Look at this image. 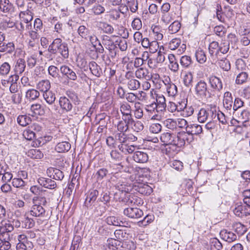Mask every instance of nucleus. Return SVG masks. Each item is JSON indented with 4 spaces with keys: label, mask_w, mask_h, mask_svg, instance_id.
<instances>
[{
    "label": "nucleus",
    "mask_w": 250,
    "mask_h": 250,
    "mask_svg": "<svg viewBox=\"0 0 250 250\" xmlns=\"http://www.w3.org/2000/svg\"><path fill=\"white\" fill-rule=\"evenodd\" d=\"M48 51L53 54L59 53L64 59H67L69 57L68 44L60 38H56L53 41L49 46Z\"/></svg>",
    "instance_id": "1"
},
{
    "label": "nucleus",
    "mask_w": 250,
    "mask_h": 250,
    "mask_svg": "<svg viewBox=\"0 0 250 250\" xmlns=\"http://www.w3.org/2000/svg\"><path fill=\"white\" fill-rule=\"evenodd\" d=\"M39 200L42 203L43 205L46 204V199L43 197H35L33 198V202L34 204L29 211L31 215L36 217H44L45 215V209L40 205L35 203V202Z\"/></svg>",
    "instance_id": "2"
},
{
    "label": "nucleus",
    "mask_w": 250,
    "mask_h": 250,
    "mask_svg": "<svg viewBox=\"0 0 250 250\" xmlns=\"http://www.w3.org/2000/svg\"><path fill=\"white\" fill-rule=\"evenodd\" d=\"M208 50L211 56L217 57L220 55V53H227L229 50V44L225 42H222L219 44L218 42L213 41L210 43Z\"/></svg>",
    "instance_id": "3"
},
{
    "label": "nucleus",
    "mask_w": 250,
    "mask_h": 250,
    "mask_svg": "<svg viewBox=\"0 0 250 250\" xmlns=\"http://www.w3.org/2000/svg\"><path fill=\"white\" fill-rule=\"evenodd\" d=\"M167 104L166 103V99L164 96H157L156 102L154 101L146 105L145 109L147 111H154L156 110L157 112L163 111L166 109Z\"/></svg>",
    "instance_id": "4"
},
{
    "label": "nucleus",
    "mask_w": 250,
    "mask_h": 250,
    "mask_svg": "<svg viewBox=\"0 0 250 250\" xmlns=\"http://www.w3.org/2000/svg\"><path fill=\"white\" fill-rule=\"evenodd\" d=\"M216 115V110L202 108L198 113L197 119L200 123H205L208 120H215Z\"/></svg>",
    "instance_id": "5"
},
{
    "label": "nucleus",
    "mask_w": 250,
    "mask_h": 250,
    "mask_svg": "<svg viewBox=\"0 0 250 250\" xmlns=\"http://www.w3.org/2000/svg\"><path fill=\"white\" fill-rule=\"evenodd\" d=\"M99 195V192L96 189H92L87 193L84 202V206L87 209H93L96 205V200Z\"/></svg>",
    "instance_id": "6"
},
{
    "label": "nucleus",
    "mask_w": 250,
    "mask_h": 250,
    "mask_svg": "<svg viewBox=\"0 0 250 250\" xmlns=\"http://www.w3.org/2000/svg\"><path fill=\"white\" fill-rule=\"evenodd\" d=\"M195 93L201 98H206L209 91L207 83L203 80L199 81L195 86Z\"/></svg>",
    "instance_id": "7"
},
{
    "label": "nucleus",
    "mask_w": 250,
    "mask_h": 250,
    "mask_svg": "<svg viewBox=\"0 0 250 250\" xmlns=\"http://www.w3.org/2000/svg\"><path fill=\"white\" fill-rule=\"evenodd\" d=\"M124 214L129 218L138 219L143 215V211L137 208H127L124 209Z\"/></svg>",
    "instance_id": "8"
},
{
    "label": "nucleus",
    "mask_w": 250,
    "mask_h": 250,
    "mask_svg": "<svg viewBox=\"0 0 250 250\" xmlns=\"http://www.w3.org/2000/svg\"><path fill=\"white\" fill-rule=\"evenodd\" d=\"M168 48L171 50L178 49L179 53H182L186 49V45L184 43L181 44V41L179 38L171 40L168 43Z\"/></svg>",
    "instance_id": "9"
},
{
    "label": "nucleus",
    "mask_w": 250,
    "mask_h": 250,
    "mask_svg": "<svg viewBox=\"0 0 250 250\" xmlns=\"http://www.w3.org/2000/svg\"><path fill=\"white\" fill-rule=\"evenodd\" d=\"M135 75L139 79H144L149 81L151 78L149 71L146 67H139L135 72Z\"/></svg>",
    "instance_id": "10"
},
{
    "label": "nucleus",
    "mask_w": 250,
    "mask_h": 250,
    "mask_svg": "<svg viewBox=\"0 0 250 250\" xmlns=\"http://www.w3.org/2000/svg\"><path fill=\"white\" fill-rule=\"evenodd\" d=\"M46 172L49 177L56 180L61 181L64 178L63 172L56 168L50 167L47 169Z\"/></svg>",
    "instance_id": "11"
},
{
    "label": "nucleus",
    "mask_w": 250,
    "mask_h": 250,
    "mask_svg": "<svg viewBox=\"0 0 250 250\" xmlns=\"http://www.w3.org/2000/svg\"><path fill=\"white\" fill-rule=\"evenodd\" d=\"M61 72L62 75L65 76L69 79L72 81H76L77 76L73 70L67 65H62L60 68Z\"/></svg>",
    "instance_id": "12"
},
{
    "label": "nucleus",
    "mask_w": 250,
    "mask_h": 250,
    "mask_svg": "<svg viewBox=\"0 0 250 250\" xmlns=\"http://www.w3.org/2000/svg\"><path fill=\"white\" fill-rule=\"evenodd\" d=\"M0 10L4 13L11 14L14 11V7L9 0H0Z\"/></svg>",
    "instance_id": "13"
},
{
    "label": "nucleus",
    "mask_w": 250,
    "mask_h": 250,
    "mask_svg": "<svg viewBox=\"0 0 250 250\" xmlns=\"http://www.w3.org/2000/svg\"><path fill=\"white\" fill-rule=\"evenodd\" d=\"M209 83L211 88L214 91H220L223 88L221 80L216 76H211L209 78Z\"/></svg>",
    "instance_id": "14"
},
{
    "label": "nucleus",
    "mask_w": 250,
    "mask_h": 250,
    "mask_svg": "<svg viewBox=\"0 0 250 250\" xmlns=\"http://www.w3.org/2000/svg\"><path fill=\"white\" fill-rule=\"evenodd\" d=\"M235 215L243 217L250 214V210L248 209L245 205L242 204L237 205L233 209Z\"/></svg>",
    "instance_id": "15"
},
{
    "label": "nucleus",
    "mask_w": 250,
    "mask_h": 250,
    "mask_svg": "<svg viewBox=\"0 0 250 250\" xmlns=\"http://www.w3.org/2000/svg\"><path fill=\"white\" fill-rule=\"evenodd\" d=\"M59 103L60 107L64 111H70L73 107V105L70 100L65 96L61 97Z\"/></svg>",
    "instance_id": "16"
},
{
    "label": "nucleus",
    "mask_w": 250,
    "mask_h": 250,
    "mask_svg": "<svg viewBox=\"0 0 250 250\" xmlns=\"http://www.w3.org/2000/svg\"><path fill=\"white\" fill-rule=\"evenodd\" d=\"M133 160L137 163H145L147 162L148 156L147 154L143 151H136L133 156Z\"/></svg>",
    "instance_id": "17"
},
{
    "label": "nucleus",
    "mask_w": 250,
    "mask_h": 250,
    "mask_svg": "<svg viewBox=\"0 0 250 250\" xmlns=\"http://www.w3.org/2000/svg\"><path fill=\"white\" fill-rule=\"evenodd\" d=\"M38 183L45 188L54 189L56 188V183L51 179L40 177L38 179Z\"/></svg>",
    "instance_id": "18"
},
{
    "label": "nucleus",
    "mask_w": 250,
    "mask_h": 250,
    "mask_svg": "<svg viewBox=\"0 0 250 250\" xmlns=\"http://www.w3.org/2000/svg\"><path fill=\"white\" fill-rule=\"evenodd\" d=\"M15 49V44L13 42H4L0 44V52L11 54Z\"/></svg>",
    "instance_id": "19"
},
{
    "label": "nucleus",
    "mask_w": 250,
    "mask_h": 250,
    "mask_svg": "<svg viewBox=\"0 0 250 250\" xmlns=\"http://www.w3.org/2000/svg\"><path fill=\"white\" fill-rule=\"evenodd\" d=\"M220 234L222 239L229 243L235 241L237 238L235 234L226 229L221 230Z\"/></svg>",
    "instance_id": "20"
},
{
    "label": "nucleus",
    "mask_w": 250,
    "mask_h": 250,
    "mask_svg": "<svg viewBox=\"0 0 250 250\" xmlns=\"http://www.w3.org/2000/svg\"><path fill=\"white\" fill-rule=\"evenodd\" d=\"M186 131L191 135H197L202 133L203 128L202 126L196 124H190L187 126Z\"/></svg>",
    "instance_id": "21"
},
{
    "label": "nucleus",
    "mask_w": 250,
    "mask_h": 250,
    "mask_svg": "<svg viewBox=\"0 0 250 250\" xmlns=\"http://www.w3.org/2000/svg\"><path fill=\"white\" fill-rule=\"evenodd\" d=\"M175 134L170 132H165L161 134L160 140L164 145H173Z\"/></svg>",
    "instance_id": "22"
},
{
    "label": "nucleus",
    "mask_w": 250,
    "mask_h": 250,
    "mask_svg": "<svg viewBox=\"0 0 250 250\" xmlns=\"http://www.w3.org/2000/svg\"><path fill=\"white\" fill-rule=\"evenodd\" d=\"M233 104V99L232 94L229 92H226L224 95L223 105L224 107L230 110Z\"/></svg>",
    "instance_id": "23"
},
{
    "label": "nucleus",
    "mask_w": 250,
    "mask_h": 250,
    "mask_svg": "<svg viewBox=\"0 0 250 250\" xmlns=\"http://www.w3.org/2000/svg\"><path fill=\"white\" fill-rule=\"evenodd\" d=\"M89 67L92 74L97 77H100L103 74L102 70L96 62L92 61L89 63Z\"/></svg>",
    "instance_id": "24"
},
{
    "label": "nucleus",
    "mask_w": 250,
    "mask_h": 250,
    "mask_svg": "<svg viewBox=\"0 0 250 250\" xmlns=\"http://www.w3.org/2000/svg\"><path fill=\"white\" fill-rule=\"evenodd\" d=\"M123 201L126 204L129 205H135V204H140L142 202L140 198H138L133 195L127 193L125 198L123 200Z\"/></svg>",
    "instance_id": "25"
},
{
    "label": "nucleus",
    "mask_w": 250,
    "mask_h": 250,
    "mask_svg": "<svg viewBox=\"0 0 250 250\" xmlns=\"http://www.w3.org/2000/svg\"><path fill=\"white\" fill-rule=\"evenodd\" d=\"M30 110L32 112V116L43 115L45 113L44 107L39 104H33L31 105Z\"/></svg>",
    "instance_id": "26"
},
{
    "label": "nucleus",
    "mask_w": 250,
    "mask_h": 250,
    "mask_svg": "<svg viewBox=\"0 0 250 250\" xmlns=\"http://www.w3.org/2000/svg\"><path fill=\"white\" fill-rule=\"evenodd\" d=\"M50 87V83L47 80H42L37 84V88L43 93L49 91Z\"/></svg>",
    "instance_id": "27"
},
{
    "label": "nucleus",
    "mask_w": 250,
    "mask_h": 250,
    "mask_svg": "<svg viewBox=\"0 0 250 250\" xmlns=\"http://www.w3.org/2000/svg\"><path fill=\"white\" fill-rule=\"evenodd\" d=\"M121 245V247H124L126 245V242H122L120 240L116 239H111L108 240V245L110 250H117L118 249V247Z\"/></svg>",
    "instance_id": "28"
},
{
    "label": "nucleus",
    "mask_w": 250,
    "mask_h": 250,
    "mask_svg": "<svg viewBox=\"0 0 250 250\" xmlns=\"http://www.w3.org/2000/svg\"><path fill=\"white\" fill-rule=\"evenodd\" d=\"M140 193L143 195H149L153 191L152 188L146 184H140L136 189Z\"/></svg>",
    "instance_id": "29"
},
{
    "label": "nucleus",
    "mask_w": 250,
    "mask_h": 250,
    "mask_svg": "<svg viewBox=\"0 0 250 250\" xmlns=\"http://www.w3.org/2000/svg\"><path fill=\"white\" fill-rule=\"evenodd\" d=\"M40 95V92L37 90L29 89L25 93V98L29 101H33L38 98Z\"/></svg>",
    "instance_id": "30"
},
{
    "label": "nucleus",
    "mask_w": 250,
    "mask_h": 250,
    "mask_svg": "<svg viewBox=\"0 0 250 250\" xmlns=\"http://www.w3.org/2000/svg\"><path fill=\"white\" fill-rule=\"evenodd\" d=\"M71 148V145L68 142H62L59 143L55 147V150L59 152L62 153L68 151Z\"/></svg>",
    "instance_id": "31"
},
{
    "label": "nucleus",
    "mask_w": 250,
    "mask_h": 250,
    "mask_svg": "<svg viewBox=\"0 0 250 250\" xmlns=\"http://www.w3.org/2000/svg\"><path fill=\"white\" fill-rule=\"evenodd\" d=\"M25 61L23 59H19L16 62L15 70V72L19 74H21L25 70Z\"/></svg>",
    "instance_id": "32"
},
{
    "label": "nucleus",
    "mask_w": 250,
    "mask_h": 250,
    "mask_svg": "<svg viewBox=\"0 0 250 250\" xmlns=\"http://www.w3.org/2000/svg\"><path fill=\"white\" fill-rule=\"evenodd\" d=\"M77 32L78 35L84 39L87 38L89 35L91 33L90 30L88 29L87 26L83 25H80L78 29Z\"/></svg>",
    "instance_id": "33"
},
{
    "label": "nucleus",
    "mask_w": 250,
    "mask_h": 250,
    "mask_svg": "<svg viewBox=\"0 0 250 250\" xmlns=\"http://www.w3.org/2000/svg\"><path fill=\"white\" fill-rule=\"evenodd\" d=\"M35 224V221L32 218L27 216H24V218L21 220V227L24 229H29L34 227Z\"/></svg>",
    "instance_id": "34"
},
{
    "label": "nucleus",
    "mask_w": 250,
    "mask_h": 250,
    "mask_svg": "<svg viewBox=\"0 0 250 250\" xmlns=\"http://www.w3.org/2000/svg\"><path fill=\"white\" fill-rule=\"evenodd\" d=\"M43 96L46 103L49 104L54 103L56 100L55 94L50 90L43 93Z\"/></svg>",
    "instance_id": "35"
},
{
    "label": "nucleus",
    "mask_w": 250,
    "mask_h": 250,
    "mask_svg": "<svg viewBox=\"0 0 250 250\" xmlns=\"http://www.w3.org/2000/svg\"><path fill=\"white\" fill-rule=\"evenodd\" d=\"M27 155L32 159H41L43 157V154L39 149H32L28 151Z\"/></svg>",
    "instance_id": "36"
},
{
    "label": "nucleus",
    "mask_w": 250,
    "mask_h": 250,
    "mask_svg": "<svg viewBox=\"0 0 250 250\" xmlns=\"http://www.w3.org/2000/svg\"><path fill=\"white\" fill-rule=\"evenodd\" d=\"M102 43L105 48L107 50L116 46V43L114 42V41L111 40V38L107 36H104L103 37Z\"/></svg>",
    "instance_id": "37"
},
{
    "label": "nucleus",
    "mask_w": 250,
    "mask_h": 250,
    "mask_svg": "<svg viewBox=\"0 0 250 250\" xmlns=\"http://www.w3.org/2000/svg\"><path fill=\"white\" fill-rule=\"evenodd\" d=\"M17 122L20 125L24 126L31 122V119L29 116L26 115H21L18 117Z\"/></svg>",
    "instance_id": "38"
},
{
    "label": "nucleus",
    "mask_w": 250,
    "mask_h": 250,
    "mask_svg": "<svg viewBox=\"0 0 250 250\" xmlns=\"http://www.w3.org/2000/svg\"><path fill=\"white\" fill-rule=\"evenodd\" d=\"M235 116H237L238 119L242 122H245L248 121L250 115V112L247 110H243L241 112L237 111L234 113Z\"/></svg>",
    "instance_id": "39"
},
{
    "label": "nucleus",
    "mask_w": 250,
    "mask_h": 250,
    "mask_svg": "<svg viewBox=\"0 0 250 250\" xmlns=\"http://www.w3.org/2000/svg\"><path fill=\"white\" fill-rule=\"evenodd\" d=\"M120 111L122 116H132L131 114V108L129 104L127 103L123 104L120 106Z\"/></svg>",
    "instance_id": "40"
},
{
    "label": "nucleus",
    "mask_w": 250,
    "mask_h": 250,
    "mask_svg": "<svg viewBox=\"0 0 250 250\" xmlns=\"http://www.w3.org/2000/svg\"><path fill=\"white\" fill-rule=\"evenodd\" d=\"M106 223L109 225L115 226H121L124 224V222L119 218L115 216L108 217L106 219Z\"/></svg>",
    "instance_id": "41"
},
{
    "label": "nucleus",
    "mask_w": 250,
    "mask_h": 250,
    "mask_svg": "<svg viewBox=\"0 0 250 250\" xmlns=\"http://www.w3.org/2000/svg\"><path fill=\"white\" fill-rule=\"evenodd\" d=\"M180 62L183 67L188 68L189 67L192 63V61L190 57L185 55L181 57Z\"/></svg>",
    "instance_id": "42"
},
{
    "label": "nucleus",
    "mask_w": 250,
    "mask_h": 250,
    "mask_svg": "<svg viewBox=\"0 0 250 250\" xmlns=\"http://www.w3.org/2000/svg\"><path fill=\"white\" fill-rule=\"evenodd\" d=\"M119 148L123 153H131L135 150L136 147L134 146H128L126 144H121L119 146Z\"/></svg>",
    "instance_id": "43"
},
{
    "label": "nucleus",
    "mask_w": 250,
    "mask_h": 250,
    "mask_svg": "<svg viewBox=\"0 0 250 250\" xmlns=\"http://www.w3.org/2000/svg\"><path fill=\"white\" fill-rule=\"evenodd\" d=\"M248 79V74L245 72H242L237 75L235 83L237 84H242L245 83Z\"/></svg>",
    "instance_id": "44"
},
{
    "label": "nucleus",
    "mask_w": 250,
    "mask_h": 250,
    "mask_svg": "<svg viewBox=\"0 0 250 250\" xmlns=\"http://www.w3.org/2000/svg\"><path fill=\"white\" fill-rule=\"evenodd\" d=\"M126 5L130 11L135 13L138 9V2L137 0H125Z\"/></svg>",
    "instance_id": "45"
},
{
    "label": "nucleus",
    "mask_w": 250,
    "mask_h": 250,
    "mask_svg": "<svg viewBox=\"0 0 250 250\" xmlns=\"http://www.w3.org/2000/svg\"><path fill=\"white\" fill-rule=\"evenodd\" d=\"M195 57L197 61L201 64L204 63L207 60L205 53L201 49H198L196 51Z\"/></svg>",
    "instance_id": "46"
},
{
    "label": "nucleus",
    "mask_w": 250,
    "mask_h": 250,
    "mask_svg": "<svg viewBox=\"0 0 250 250\" xmlns=\"http://www.w3.org/2000/svg\"><path fill=\"white\" fill-rule=\"evenodd\" d=\"M99 27L104 32L107 34H112L114 31L113 27L110 24L105 22H100Z\"/></svg>",
    "instance_id": "47"
},
{
    "label": "nucleus",
    "mask_w": 250,
    "mask_h": 250,
    "mask_svg": "<svg viewBox=\"0 0 250 250\" xmlns=\"http://www.w3.org/2000/svg\"><path fill=\"white\" fill-rule=\"evenodd\" d=\"M127 85L130 90H135L139 88L140 83L136 79H131L127 82Z\"/></svg>",
    "instance_id": "48"
},
{
    "label": "nucleus",
    "mask_w": 250,
    "mask_h": 250,
    "mask_svg": "<svg viewBox=\"0 0 250 250\" xmlns=\"http://www.w3.org/2000/svg\"><path fill=\"white\" fill-rule=\"evenodd\" d=\"M22 135L27 140H32L37 137L35 133L28 126L23 131Z\"/></svg>",
    "instance_id": "49"
},
{
    "label": "nucleus",
    "mask_w": 250,
    "mask_h": 250,
    "mask_svg": "<svg viewBox=\"0 0 250 250\" xmlns=\"http://www.w3.org/2000/svg\"><path fill=\"white\" fill-rule=\"evenodd\" d=\"M11 66L7 62H4L0 65V75L6 76L10 71Z\"/></svg>",
    "instance_id": "50"
},
{
    "label": "nucleus",
    "mask_w": 250,
    "mask_h": 250,
    "mask_svg": "<svg viewBox=\"0 0 250 250\" xmlns=\"http://www.w3.org/2000/svg\"><path fill=\"white\" fill-rule=\"evenodd\" d=\"M193 75L191 72H187L184 76L183 83L187 87H189L192 85L193 82Z\"/></svg>",
    "instance_id": "51"
},
{
    "label": "nucleus",
    "mask_w": 250,
    "mask_h": 250,
    "mask_svg": "<svg viewBox=\"0 0 250 250\" xmlns=\"http://www.w3.org/2000/svg\"><path fill=\"white\" fill-rule=\"evenodd\" d=\"M172 145L177 146L179 147H182L185 145L184 140L182 139V134L181 132L179 133L177 135L175 134Z\"/></svg>",
    "instance_id": "52"
},
{
    "label": "nucleus",
    "mask_w": 250,
    "mask_h": 250,
    "mask_svg": "<svg viewBox=\"0 0 250 250\" xmlns=\"http://www.w3.org/2000/svg\"><path fill=\"white\" fill-rule=\"evenodd\" d=\"M222 248V245L217 238H214L211 239L210 250H221Z\"/></svg>",
    "instance_id": "53"
},
{
    "label": "nucleus",
    "mask_w": 250,
    "mask_h": 250,
    "mask_svg": "<svg viewBox=\"0 0 250 250\" xmlns=\"http://www.w3.org/2000/svg\"><path fill=\"white\" fill-rule=\"evenodd\" d=\"M181 28V23L177 21L173 22L168 27V30L171 34L177 33Z\"/></svg>",
    "instance_id": "54"
},
{
    "label": "nucleus",
    "mask_w": 250,
    "mask_h": 250,
    "mask_svg": "<svg viewBox=\"0 0 250 250\" xmlns=\"http://www.w3.org/2000/svg\"><path fill=\"white\" fill-rule=\"evenodd\" d=\"M11 99L14 104H19L21 103L22 101V93L21 92L12 93Z\"/></svg>",
    "instance_id": "55"
},
{
    "label": "nucleus",
    "mask_w": 250,
    "mask_h": 250,
    "mask_svg": "<svg viewBox=\"0 0 250 250\" xmlns=\"http://www.w3.org/2000/svg\"><path fill=\"white\" fill-rule=\"evenodd\" d=\"M167 92L169 96L174 97L177 93V88L174 83H169L167 88Z\"/></svg>",
    "instance_id": "56"
},
{
    "label": "nucleus",
    "mask_w": 250,
    "mask_h": 250,
    "mask_svg": "<svg viewBox=\"0 0 250 250\" xmlns=\"http://www.w3.org/2000/svg\"><path fill=\"white\" fill-rule=\"evenodd\" d=\"M17 29L21 31H26L28 32L32 29V23H26L25 22H20L17 25Z\"/></svg>",
    "instance_id": "57"
},
{
    "label": "nucleus",
    "mask_w": 250,
    "mask_h": 250,
    "mask_svg": "<svg viewBox=\"0 0 250 250\" xmlns=\"http://www.w3.org/2000/svg\"><path fill=\"white\" fill-rule=\"evenodd\" d=\"M134 115L137 119H141L143 116V110L140 106V103H135V104Z\"/></svg>",
    "instance_id": "58"
},
{
    "label": "nucleus",
    "mask_w": 250,
    "mask_h": 250,
    "mask_svg": "<svg viewBox=\"0 0 250 250\" xmlns=\"http://www.w3.org/2000/svg\"><path fill=\"white\" fill-rule=\"evenodd\" d=\"M219 66L224 70L228 71L230 69V63L227 59L221 60L218 62Z\"/></svg>",
    "instance_id": "59"
},
{
    "label": "nucleus",
    "mask_w": 250,
    "mask_h": 250,
    "mask_svg": "<svg viewBox=\"0 0 250 250\" xmlns=\"http://www.w3.org/2000/svg\"><path fill=\"white\" fill-rule=\"evenodd\" d=\"M164 125L168 128L174 129L177 127V121L172 119H167L164 122Z\"/></svg>",
    "instance_id": "60"
},
{
    "label": "nucleus",
    "mask_w": 250,
    "mask_h": 250,
    "mask_svg": "<svg viewBox=\"0 0 250 250\" xmlns=\"http://www.w3.org/2000/svg\"><path fill=\"white\" fill-rule=\"evenodd\" d=\"M228 42H226L229 45L230 43L232 47H235V45L238 42V39L235 34L230 33L228 35Z\"/></svg>",
    "instance_id": "61"
},
{
    "label": "nucleus",
    "mask_w": 250,
    "mask_h": 250,
    "mask_svg": "<svg viewBox=\"0 0 250 250\" xmlns=\"http://www.w3.org/2000/svg\"><path fill=\"white\" fill-rule=\"evenodd\" d=\"M144 125L143 124L139 121H133V123L132 124L131 128L136 132H139L142 130L144 128Z\"/></svg>",
    "instance_id": "62"
},
{
    "label": "nucleus",
    "mask_w": 250,
    "mask_h": 250,
    "mask_svg": "<svg viewBox=\"0 0 250 250\" xmlns=\"http://www.w3.org/2000/svg\"><path fill=\"white\" fill-rule=\"evenodd\" d=\"M214 32L216 35L222 37L225 35L226 32V29L223 26L218 25L214 27Z\"/></svg>",
    "instance_id": "63"
},
{
    "label": "nucleus",
    "mask_w": 250,
    "mask_h": 250,
    "mask_svg": "<svg viewBox=\"0 0 250 250\" xmlns=\"http://www.w3.org/2000/svg\"><path fill=\"white\" fill-rule=\"evenodd\" d=\"M12 185L17 188H22L25 186V182L21 178H15L12 180Z\"/></svg>",
    "instance_id": "64"
}]
</instances>
